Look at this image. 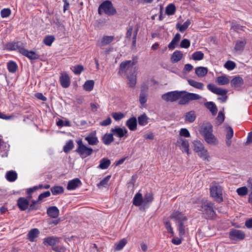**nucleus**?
<instances>
[{
    "label": "nucleus",
    "instance_id": "nucleus-1",
    "mask_svg": "<svg viewBox=\"0 0 252 252\" xmlns=\"http://www.w3.org/2000/svg\"><path fill=\"white\" fill-rule=\"evenodd\" d=\"M170 218L172 219L178 220L177 226L178 230L180 236H184L188 227V219L183 214L176 211L173 212L171 215Z\"/></svg>",
    "mask_w": 252,
    "mask_h": 252
},
{
    "label": "nucleus",
    "instance_id": "nucleus-2",
    "mask_svg": "<svg viewBox=\"0 0 252 252\" xmlns=\"http://www.w3.org/2000/svg\"><path fill=\"white\" fill-rule=\"evenodd\" d=\"M192 144L193 150L197 154L200 158L204 160L210 161V156L209 152L200 140H195L192 141Z\"/></svg>",
    "mask_w": 252,
    "mask_h": 252
},
{
    "label": "nucleus",
    "instance_id": "nucleus-3",
    "mask_svg": "<svg viewBox=\"0 0 252 252\" xmlns=\"http://www.w3.org/2000/svg\"><path fill=\"white\" fill-rule=\"evenodd\" d=\"M180 92L181 93L179 104L181 105L188 104L191 101L198 100L201 98L200 95L196 94L189 93L185 91H180Z\"/></svg>",
    "mask_w": 252,
    "mask_h": 252
},
{
    "label": "nucleus",
    "instance_id": "nucleus-4",
    "mask_svg": "<svg viewBox=\"0 0 252 252\" xmlns=\"http://www.w3.org/2000/svg\"><path fill=\"white\" fill-rule=\"evenodd\" d=\"M207 88L213 93L217 95H221L222 97L218 98V99L220 100L221 102H224L227 100V96L226 94L228 92L227 90L218 88L214 84L211 83L207 85Z\"/></svg>",
    "mask_w": 252,
    "mask_h": 252
},
{
    "label": "nucleus",
    "instance_id": "nucleus-5",
    "mask_svg": "<svg viewBox=\"0 0 252 252\" xmlns=\"http://www.w3.org/2000/svg\"><path fill=\"white\" fill-rule=\"evenodd\" d=\"M211 196L218 202L223 201L222 188L217 183L214 184L210 188Z\"/></svg>",
    "mask_w": 252,
    "mask_h": 252
},
{
    "label": "nucleus",
    "instance_id": "nucleus-6",
    "mask_svg": "<svg viewBox=\"0 0 252 252\" xmlns=\"http://www.w3.org/2000/svg\"><path fill=\"white\" fill-rule=\"evenodd\" d=\"M78 147L76 150L77 152L82 158H85L90 155L93 153V150L91 148H89L85 145L82 140H78L77 141Z\"/></svg>",
    "mask_w": 252,
    "mask_h": 252
},
{
    "label": "nucleus",
    "instance_id": "nucleus-7",
    "mask_svg": "<svg viewBox=\"0 0 252 252\" xmlns=\"http://www.w3.org/2000/svg\"><path fill=\"white\" fill-rule=\"evenodd\" d=\"M213 207V203L208 200H205L202 203L201 211L209 218H212L215 215Z\"/></svg>",
    "mask_w": 252,
    "mask_h": 252
},
{
    "label": "nucleus",
    "instance_id": "nucleus-8",
    "mask_svg": "<svg viewBox=\"0 0 252 252\" xmlns=\"http://www.w3.org/2000/svg\"><path fill=\"white\" fill-rule=\"evenodd\" d=\"M98 13L100 14L104 13L111 15H114L116 13V10L113 7L112 3L110 1L106 0L99 6Z\"/></svg>",
    "mask_w": 252,
    "mask_h": 252
},
{
    "label": "nucleus",
    "instance_id": "nucleus-9",
    "mask_svg": "<svg viewBox=\"0 0 252 252\" xmlns=\"http://www.w3.org/2000/svg\"><path fill=\"white\" fill-rule=\"evenodd\" d=\"M181 93L178 91L169 92L163 94L161 98L166 102H174L180 99Z\"/></svg>",
    "mask_w": 252,
    "mask_h": 252
},
{
    "label": "nucleus",
    "instance_id": "nucleus-10",
    "mask_svg": "<svg viewBox=\"0 0 252 252\" xmlns=\"http://www.w3.org/2000/svg\"><path fill=\"white\" fill-rule=\"evenodd\" d=\"M176 145L180 148L183 153H186L188 155L189 154V143L188 140L181 136H178Z\"/></svg>",
    "mask_w": 252,
    "mask_h": 252
},
{
    "label": "nucleus",
    "instance_id": "nucleus-11",
    "mask_svg": "<svg viewBox=\"0 0 252 252\" xmlns=\"http://www.w3.org/2000/svg\"><path fill=\"white\" fill-rule=\"evenodd\" d=\"M114 39V36L104 35L97 40V45L100 48H102L112 42Z\"/></svg>",
    "mask_w": 252,
    "mask_h": 252
},
{
    "label": "nucleus",
    "instance_id": "nucleus-12",
    "mask_svg": "<svg viewBox=\"0 0 252 252\" xmlns=\"http://www.w3.org/2000/svg\"><path fill=\"white\" fill-rule=\"evenodd\" d=\"M201 135L204 137L213 132V126L208 122L204 123L199 129Z\"/></svg>",
    "mask_w": 252,
    "mask_h": 252
},
{
    "label": "nucleus",
    "instance_id": "nucleus-13",
    "mask_svg": "<svg viewBox=\"0 0 252 252\" xmlns=\"http://www.w3.org/2000/svg\"><path fill=\"white\" fill-rule=\"evenodd\" d=\"M245 233L239 230L233 229L229 232V237L232 240H242L245 238Z\"/></svg>",
    "mask_w": 252,
    "mask_h": 252
},
{
    "label": "nucleus",
    "instance_id": "nucleus-14",
    "mask_svg": "<svg viewBox=\"0 0 252 252\" xmlns=\"http://www.w3.org/2000/svg\"><path fill=\"white\" fill-rule=\"evenodd\" d=\"M204 141L209 145L216 146L219 144L218 138L212 133L203 137Z\"/></svg>",
    "mask_w": 252,
    "mask_h": 252
},
{
    "label": "nucleus",
    "instance_id": "nucleus-15",
    "mask_svg": "<svg viewBox=\"0 0 252 252\" xmlns=\"http://www.w3.org/2000/svg\"><path fill=\"white\" fill-rule=\"evenodd\" d=\"M134 64V62L131 61H126L122 63L120 66L119 73H126L127 70L133 68Z\"/></svg>",
    "mask_w": 252,
    "mask_h": 252
},
{
    "label": "nucleus",
    "instance_id": "nucleus-16",
    "mask_svg": "<svg viewBox=\"0 0 252 252\" xmlns=\"http://www.w3.org/2000/svg\"><path fill=\"white\" fill-rule=\"evenodd\" d=\"M20 53L31 60H37L40 57V56L35 52L32 51H28V50L25 49L24 47L23 48L20 49Z\"/></svg>",
    "mask_w": 252,
    "mask_h": 252
},
{
    "label": "nucleus",
    "instance_id": "nucleus-17",
    "mask_svg": "<svg viewBox=\"0 0 252 252\" xmlns=\"http://www.w3.org/2000/svg\"><path fill=\"white\" fill-rule=\"evenodd\" d=\"M226 131V144L228 147L231 144V138L233 136V130L232 128L228 126H225Z\"/></svg>",
    "mask_w": 252,
    "mask_h": 252
},
{
    "label": "nucleus",
    "instance_id": "nucleus-18",
    "mask_svg": "<svg viewBox=\"0 0 252 252\" xmlns=\"http://www.w3.org/2000/svg\"><path fill=\"white\" fill-rule=\"evenodd\" d=\"M85 140L91 145H96L99 142L95 132L89 133L85 137Z\"/></svg>",
    "mask_w": 252,
    "mask_h": 252
},
{
    "label": "nucleus",
    "instance_id": "nucleus-19",
    "mask_svg": "<svg viewBox=\"0 0 252 252\" xmlns=\"http://www.w3.org/2000/svg\"><path fill=\"white\" fill-rule=\"evenodd\" d=\"M60 238L56 236H50L43 239V244L46 246H54L58 243Z\"/></svg>",
    "mask_w": 252,
    "mask_h": 252
},
{
    "label": "nucleus",
    "instance_id": "nucleus-20",
    "mask_svg": "<svg viewBox=\"0 0 252 252\" xmlns=\"http://www.w3.org/2000/svg\"><path fill=\"white\" fill-rule=\"evenodd\" d=\"M59 210L56 206H51L47 208V214L52 218H57L59 215Z\"/></svg>",
    "mask_w": 252,
    "mask_h": 252
},
{
    "label": "nucleus",
    "instance_id": "nucleus-21",
    "mask_svg": "<svg viewBox=\"0 0 252 252\" xmlns=\"http://www.w3.org/2000/svg\"><path fill=\"white\" fill-rule=\"evenodd\" d=\"M81 185V182L78 178H75L68 182L67 189L72 190L76 189Z\"/></svg>",
    "mask_w": 252,
    "mask_h": 252
},
{
    "label": "nucleus",
    "instance_id": "nucleus-22",
    "mask_svg": "<svg viewBox=\"0 0 252 252\" xmlns=\"http://www.w3.org/2000/svg\"><path fill=\"white\" fill-rule=\"evenodd\" d=\"M111 131L119 138L124 137L127 132V130L125 127H116L115 128H112Z\"/></svg>",
    "mask_w": 252,
    "mask_h": 252
},
{
    "label": "nucleus",
    "instance_id": "nucleus-23",
    "mask_svg": "<svg viewBox=\"0 0 252 252\" xmlns=\"http://www.w3.org/2000/svg\"><path fill=\"white\" fill-rule=\"evenodd\" d=\"M60 82L63 88H66L70 85V79L66 73H63L60 77Z\"/></svg>",
    "mask_w": 252,
    "mask_h": 252
},
{
    "label": "nucleus",
    "instance_id": "nucleus-24",
    "mask_svg": "<svg viewBox=\"0 0 252 252\" xmlns=\"http://www.w3.org/2000/svg\"><path fill=\"white\" fill-rule=\"evenodd\" d=\"M243 79L239 76L235 77L231 81V87L234 88L240 87L243 84Z\"/></svg>",
    "mask_w": 252,
    "mask_h": 252
},
{
    "label": "nucleus",
    "instance_id": "nucleus-25",
    "mask_svg": "<svg viewBox=\"0 0 252 252\" xmlns=\"http://www.w3.org/2000/svg\"><path fill=\"white\" fill-rule=\"evenodd\" d=\"M127 80H128V86L132 88H133L136 83V75L135 73V71L132 73L130 74L127 75Z\"/></svg>",
    "mask_w": 252,
    "mask_h": 252
},
{
    "label": "nucleus",
    "instance_id": "nucleus-26",
    "mask_svg": "<svg viewBox=\"0 0 252 252\" xmlns=\"http://www.w3.org/2000/svg\"><path fill=\"white\" fill-rule=\"evenodd\" d=\"M205 106L211 112L214 116L217 114L218 108L216 104L212 101L207 102L204 103Z\"/></svg>",
    "mask_w": 252,
    "mask_h": 252
},
{
    "label": "nucleus",
    "instance_id": "nucleus-27",
    "mask_svg": "<svg viewBox=\"0 0 252 252\" xmlns=\"http://www.w3.org/2000/svg\"><path fill=\"white\" fill-rule=\"evenodd\" d=\"M246 43L247 39L245 38H243L237 41L234 47V50L237 52L242 51L243 50Z\"/></svg>",
    "mask_w": 252,
    "mask_h": 252
},
{
    "label": "nucleus",
    "instance_id": "nucleus-28",
    "mask_svg": "<svg viewBox=\"0 0 252 252\" xmlns=\"http://www.w3.org/2000/svg\"><path fill=\"white\" fill-rule=\"evenodd\" d=\"M183 54L180 51L176 50L172 54L171 57L172 63H177L179 62L183 58Z\"/></svg>",
    "mask_w": 252,
    "mask_h": 252
},
{
    "label": "nucleus",
    "instance_id": "nucleus-29",
    "mask_svg": "<svg viewBox=\"0 0 252 252\" xmlns=\"http://www.w3.org/2000/svg\"><path fill=\"white\" fill-rule=\"evenodd\" d=\"M19 208L22 211H24L28 208L29 206V201L27 199L21 197L17 202Z\"/></svg>",
    "mask_w": 252,
    "mask_h": 252
},
{
    "label": "nucleus",
    "instance_id": "nucleus-30",
    "mask_svg": "<svg viewBox=\"0 0 252 252\" xmlns=\"http://www.w3.org/2000/svg\"><path fill=\"white\" fill-rule=\"evenodd\" d=\"M126 125L130 130H134L137 127V120L135 117L129 119L126 122Z\"/></svg>",
    "mask_w": 252,
    "mask_h": 252
},
{
    "label": "nucleus",
    "instance_id": "nucleus-31",
    "mask_svg": "<svg viewBox=\"0 0 252 252\" xmlns=\"http://www.w3.org/2000/svg\"><path fill=\"white\" fill-rule=\"evenodd\" d=\"M196 117V116L195 111L191 110L186 113L185 115V120L189 123H192L195 121Z\"/></svg>",
    "mask_w": 252,
    "mask_h": 252
},
{
    "label": "nucleus",
    "instance_id": "nucleus-32",
    "mask_svg": "<svg viewBox=\"0 0 252 252\" xmlns=\"http://www.w3.org/2000/svg\"><path fill=\"white\" fill-rule=\"evenodd\" d=\"M39 231L37 228L31 230L28 234V238L31 242H34L35 239L37 237Z\"/></svg>",
    "mask_w": 252,
    "mask_h": 252
},
{
    "label": "nucleus",
    "instance_id": "nucleus-33",
    "mask_svg": "<svg viewBox=\"0 0 252 252\" xmlns=\"http://www.w3.org/2000/svg\"><path fill=\"white\" fill-rule=\"evenodd\" d=\"M180 34L179 33H176L174 38H173V39L172 40L171 42L168 44V48L170 49H174L176 47L178 42L180 40Z\"/></svg>",
    "mask_w": 252,
    "mask_h": 252
},
{
    "label": "nucleus",
    "instance_id": "nucleus-34",
    "mask_svg": "<svg viewBox=\"0 0 252 252\" xmlns=\"http://www.w3.org/2000/svg\"><path fill=\"white\" fill-rule=\"evenodd\" d=\"M143 199L142 194L138 192L135 195L133 198V204L136 206H139L143 205Z\"/></svg>",
    "mask_w": 252,
    "mask_h": 252
},
{
    "label": "nucleus",
    "instance_id": "nucleus-35",
    "mask_svg": "<svg viewBox=\"0 0 252 252\" xmlns=\"http://www.w3.org/2000/svg\"><path fill=\"white\" fill-rule=\"evenodd\" d=\"M102 140L105 145H109L114 141L113 134L112 133H106L102 138Z\"/></svg>",
    "mask_w": 252,
    "mask_h": 252
},
{
    "label": "nucleus",
    "instance_id": "nucleus-36",
    "mask_svg": "<svg viewBox=\"0 0 252 252\" xmlns=\"http://www.w3.org/2000/svg\"><path fill=\"white\" fill-rule=\"evenodd\" d=\"M208 71V68L205 67L199 66L195 68V73L200 77L205 76L207 74Z\"/></svg>",
    "mask_w": 252,
    "mask_h": 252
},
{
    "label": "nucleus",
    "instance_id": "nucleus-37",
    "mask_svg": "<svg viewBox=\"0 0 252 252\" xmlns=\"http://www.w3.org/2000/svg\"><path fill=\"white\" fill-rule=\"evenodd\" d=\"M7 48L10 50H18L20 53V49L23 48V47L19 42H14L7 44Z\"/></svg>",
    "mask_w": 252,
    "mask_h": 252
},
{
    "label": "nucleus",
    "instance_id": "nucleus-38",
    "mask_svg": "<svg viewBox=\"0 0 252 252\" xmlns=\"http://www.w3.org/2000/svg\"><path fill=\"white\" fill-rule=\"evenodd\" d=\"M188 82L191 86L196 89L201 90H202L204 89V84L202 83L198 82L192 79H189Z\"/></svg>",
    "mask_w": 252,
    "mask_h": 252
},
{
    "label": "nucleus",
    "instance_id": "nucleus-39",
    "mask_svg": "<svg viewBox=\"0 0 252 252\" xmlns=\"http://www.w3.org/2000/svg\"><path fill=\"white\" fill-rule=\"evenodd\" d=\"M111 164L110 160L107 158H103L100 161V164L98 168L101 169H107Z\"/></svg>",
    "mask_w": 252,
    "mask_h": 252
},
{
    "label": "nucleus",
    "instance_id": "nucleus-40",
    "mask_svg": "<svg viewBox=\"0 0 252 252\" xmlns=\"http://www.w3.org/2000/svg\"><path fill=\"white\" fill-rule=\"evenodd\" d=\"M6 178L9 182H14L17 178V174L15 171H9L6 174Z\"/></svg>",
    "mask_w": 252,
    "mask_h": 252
},
{
    "label": "nucleus",
    "instance_id": "nucleus-41",
    "mask_svg": "<svg viewBox=\"0 0 252 252\" xmlns=\"http://www.w3.org/2000/svg\"><path fill=\"white\" fill-rule=\"evenodd\" d=\"M216 82L220 85H225L229 83V80L225 76H220L217 78Z\"/></svg>",
    "mask_w": 252,
    "mask_h": 252
},
{
    "label": "nucleus",
    "instance_id": "nucleus-42",
    "mask_svg": "<svg viewBox=\"0 0 252 252\" xmlns=\"http://www.w3.org/2000/svg\"><path fill=\"white\" fill-rule=\"evenodd\" d=\"M143 205L145 206L148 204V203L151 202L153 200V194L151 192L147 193L144 195V198H143Z\"/></svg>",
    "mask_w": 252,
    "mask_h": 252
},
{
    "label": "nucleus",
    "instance_id": "nucleus-43",
    "mask_svg": "<svg viewBox=\"0 0 252 252\" xmlns=\"http://www.w3.org/2000/svg\"><path fill=\"white\" fill-rule=\"evenodd\" d=\"M94 84L93 80L87 81L83 85V88L85 91L90 92L93 89Z\"/></svg>",
    "mask_w": 252,
    "mask_h": 252
},
{
    "label": "nucleus",
    "instance_id": "nucleus-44",
    "mask_svg": "<svg viewBox=\"0 0 252 252\" xmlns=\"http://www.w3.org/2000/svg\"><path fill=\"white\" fill-rule=\"evenodd\" d=\"M127 243V241L126 239H123L119 242L115 244V250L116 251H120L122 250Z\"/></svg>",
    "mask_w": 252,
    "mask_h": 252
},
{
    "label": "nucleus",
    "instance_id": "nucleus-45",
    "mask_svg": "<svg viewBox=\"0 0 252 252\" xmlns=\"http://www.w3.org/2000/svg\"><path fill=\"white\" fill-rule=\"evenodd\" d=\"M190 24V21L189 20H187L183 25L177 24L176 25V28L181 32H184L187 29Z\"/></svg>",
    "mask_w": 252,
    "mask_h": 252
},
{
    "label": "nucleus",
    "instance_id": "nucleus-46",
    "mask_svg": "<svg viewBox=\"0 0 252 252\" xmlns=\"http://www.w3.org/2000/svg\"><path fill=\"white\" fill-rule=\"evenodd\" d=\"M204 57V54L201 51H196L192 55V59L194 61L202 60Z\"/></svg>",
    "mask_w": 252,
    "mask_h": 252
},
{
    "label": "nucleus",
    "instance_id": "nucleus-47",
    "mask_svg": "<svg viewBox=\"0 0 252 252\" xmlns=\"http://www.w3.org/2000/svg\"><path fill=\"white\" fill-rule=\"evenodd\" d=\"M176 11V7L173 4H169L166 8V13L168 15L174 14Z\"/></svg>",
    "mask_w": 252,
    "mask_h": 252
},
{
    "label": "nucleus",
    "instance_id": "nucleus-48",
    "mask_svg": "<svg viewBox=\"0 0 252 252\" xmlns=\"http://www.w3.org/2000/svg\"><path fill=\"white\" fill-rule=\"evenodd\" d=\"M148 118L146 114L142 115L138 117V123L141 126H145L148 124Z\"/></svg>",
    "mask_w": 252,
    "mask_h": 252
},
{
    "label": "nucleus",
    "instance_id": "nucleus-49",
    "mask_svg": "<svg viewBox=\"0 0 252 252\" xmlns=\"http://www.w3.org/2000/svg\"><path fill=\"white\" fill-rule=\"evenodd\" d=\"M110 179V176L108 175L105 177L100 183L97 184V186L99 188L101 187H106L108 184V183Z\"/></svg>",
    "mask_w": 252,
    "mask_h": 252
},
{
    "label": "nucleus",
    "instance_id": "nucleus-50",
    "mask_svg": "<svg viewBox=\"0 0 252 252\" xmlns=\"http://www.w3.org/2000/svg\"><path fill=\"white\" fill-rule=\"evenodd\" d=\"M74 147V144L72 140H70L68 141L66 145L63 147V151L65 153H68L71 149H73Z\"/></svg>",
    "mask_w": 252,
    "mask_h": 252
},
{
    "label": "nucleus",
    "instance_id": "nucleus-51",
    "mask_svg": "<svg viewBox=\"0 0 252 252\" xmlns=\"http://www.w3.org/2000/svg\"><path fill=\"white\" fill-rule=\"evenodd\" d=\"M51 192L54 195H56L62 193L63 191V189L61 186H55L51 188Z\"/></svg>",
    "mask_w": 252,
    "mask_h": 252
},
{
    "label": "nucleus",
    "instance_id": "nucleus-52",
    "mask_svg": "<svg viewBox=\"0 0 252 252\" xmlns=\"http://www.w3.org/2000/svg\"><path fill=\"white\" fill-rule=\"evenodd\" d=\"M178 136H181L182 137L184 136L185 137L188 138L190 136V134L189 131L187 128H182L180 129L179 135Z\"/></svg>",
    "mask_w": 252,
    "mask_h": 252
},
{
    "label": "nucleus",
    "instance_id": "nucleus-53",
    "mask_svg": "<svg viewBox=\"0 0 252 252\" xmlns=\"http://www.w3.org/2000/svg\"><path fill=\"white\" fill-rule=\"evenodd\" d=\"M55 38L52 35L46 36L44 39V43L47 46H51Z\"/></svg>",
    "mask_w": 252,
    "mask_h": 252
},
{
    "label": "nucleus",
    "instance_id": "nucleus-54",
    "mask_svg": "<svg viewBox=\"0 0 252 252\" xmlns=\"http://www.w3.org/2000/svg\"><path fill=\"white\" fill-rule=\"evenodd\" d=\"M7 67L10 72H14L17 69V66L14 62H10L7 63Z\"/></svg>",
    "mask_w": 252,
    "mask_h": 252
},
{
    "label": "nucleus",
    "instance_id": "nucleus-55",
    "mask_svg": "<svg viewBox=\"0 0 252 252\" xmlns=\"http://www.w3.org/2000/svg\"><path fill=\"white\" fill-rule=\"evenodd\" d=\"M112 116L115 121H119L125 117V115L121 112H114L112 113Z\"/></svg>",
    "mask_w": 252,
    "mask_h": 252
},
{
    "label": "nucleus",
    "instance_id": "nucleus-56",
    "mask_svg": "<svg viewBox=\"0 0 252 252\" xmlns=\"http://www.w3.org/2000/svg\"><path fill=\"white\" fill-rule=\"evenodd\" d=\"M224 66L229 70H233L236 66L234 62L232 61H227L224 65Z\"/></svg>",
    "mask_w": 252,
    "mask_h": 252
},
{
    "label": "nucleus",
    "instance_id": "nucleus-57",
    "mask_svg": "<svg viewBox=\"0 0 252 252\" xmlns=\"http://www.w3.org/2000/svg\"><path fill=\"white\" fill-rule=\"evenodd\" d=\"M237 193L241 196H244L248 193V188L246 187H243L237 189Z\"/></svg>",
    "mask_w": 252,
    "mask_h": 252
},
{
    "label": "nucleus",
    "instance_id": "nucleus-58",
    "mask_svg": "<svg viewBox=\"0 0 252 252\" xmlns=\"http://www.w3.org/2000/svg\"><path fill=\"white\" fill-rule=\"evenodd\" d=\"M1 16L2 18H6L11 14V10L9 8H4L0 11Z\"/></svg>",
    "mask_w": 252,
    "mask_h": 252
},
{
    "label": "nucleus",
    "instance_id": "nucleus-59",
    "mask_svg": "<svg viewBox=\"0 0 252 252\" xmlns=\"http://www.w3.org/2000/svg\"><path fill=\"white\" fill-rule=\"evenodd\" d=\"M84 67L82 65H78L74 67L73 72L76 75L80 74L83 70Z\"/></svg>",
    "mask_w": 252,
    "mask_h": 252
},
{
    "label": "nucleus",
    "instance_id": "nucleus-60",
    "mask_svg": "<svg viewBox=\"0 0 252 252\" xmlns=\"http://www.w3.org/2000/svg\"><path fill=\"white\" fill-rule=\"evenodd\" d=\"M190 41L187 39H183L180 43V47L183 48H188L190 46Z\"/></svg>",
    "mask_w": 252,
    "mask_h": 252
},
{
    "label": "nucleus",
    "instance_id": "nucleus-61",
    "mask_svg": "<svg viewBox=\"0 0 252 252\" xmlns=\"http://www.w3.org/2000/svg\"><path fill=\"white\" fill-rule=\"evenodd\" d=\"M147 95L144 93H141L139 96V101L141 104L144 105L147 101Z\"/></svg>",
    "mask_w": 252,
    "mask_h": 252
},
{
    "label": "nucleus",
    "instance_id": "nucleus-62",
    "mask_svg": "<svg viewBox=\"0 0 252 252\" xmlns=\"http://www.w3.org/2000/svg\"><path fill=\"white\" fill-rule=\"evenodd\" d=\"M224 120V115L221 111L219 112L218 117L217 118V123L219 125H220Z\"/></svg>",
    "mask_w": 252,
    "mask_h": 252
},
{
    "label": "nucleus",
    "instance_id": "nucleus-63",
    "mask_svg": "<svg viewBox=\"0 0 252 252\" xmlns=\"http://www.w3.org/2000/svg\"><path fill=\"white\" fill-rule=\"evenodd\" d=\"M164 224L168 232L171 234L172 235H173L174 232L171 226V223L169 221H166L165 222Z\"/></svg>",
    "mask_w": 252,
    "mask_h": 252
},
{
    "label": "nucleus",
    "instance_id": "nucleus-64",
    "mask_svg": "<svg viewBox=\"0 0 252 252\" xmlns=\"http://www.w3.org/2000/svg\"><path fill=\"white\" fill-rule=\"evenodd\" d=\"M50 194H51V193H50V192L49 191H45V192L41 193L38 196V200H39V201L41 200L44 198H46V197H49L50 195Z\"/></svg>",
    "mask_w": 252,
    "mask_h": 252
}]
</instances>
